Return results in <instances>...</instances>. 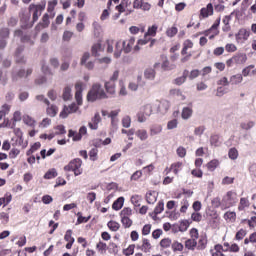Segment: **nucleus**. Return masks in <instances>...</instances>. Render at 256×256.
Wrapping results in <instances>:
<instances>
[{"mask_svg":"<svg viewBox=\"0 0 256 256\" xmlns=\"http://www.w3.org/2000/svg\"><path fill=\"white\" fill-rule=\"evenodd\" d=\"M73 97V94H71V88L69 86H66L63 91V99L64 101H69Z\"/></svg>","mask_w":256,"mask_h":256,"instance_id":"nucleus-50","label":"nucleus"},{"mask_svg":"<svg viewBox=\"0 0 256 256\" xmlns=\"http://www.w3.org/2000/svg\"><path fill=\"white\" fill-rule=\"evenodd\" d=\"M250 35L251 33L247 29L242 28L236 34V40L238 41V43H242L243 41H247Z\"/></svg>","mask_w":256,"mask_h":256,"instance_id":"nucleus-8","label":"nucleus"},{"mask_svg":"<svg viewBox=\"0 0 256 256\" xmlns=\"http://www.w3.org/2000/svg\"><path fill=\"white\" fill-rule=\"evenodd\" d=\"M57 0H51L48 2V8H47V12L50 13V15H52V17H55V7H57Z\"/></svg>","mask_w":256,"mask_h":256,"instance_id":"nucleus-32","label":"nucleus"},{"mask_svg":"<svg viewBox=\"0 0 256 256\" xmlns=\"http://www.w3.org/2000/svg\"><path fill=\"white\" fill-rule=\"evenodd\" d=\"M46 113L49 117H55L59 113V108L56 105H48Z\"/></svg>","mask_w":256,"mask_h":256,"instance_id":"nucleus-27","label":"nucleus"},{"mask_svg":"<svg viewBox=\"0 0 256 256\" xmlns=\"http://www.w3.org/2000/svg\"><path fill=\"white\" fill-rule=\"evenodd\" d=\"M12 146L13 147H27V145H25L23 143V137H19V136H14L12 138Z\"/></svg>","mask_w":256,"mask_h":256,"instance_id":"nucleus-28","label":"nucleus"},{"mask_svg":"<svg viewBox=\"0 0 256 256\" xmlns=\"http://www.w3.org/2000/svg\"><path fill=\"white\" fill-rule=\"evenodd\" d=\"M121 223L125 229H129L133 225V220L127 217H121Z\"/></svg>","mask_w":256,"mask_h":256,"instance_id":"nucleus-54","label":"nucleus"},{"mask_svg":"<svg viewBox=\"0 0 256 256\" xmlns=\"http://www.w3.org/2000/svg\"><path fill=\"white\" fill-rule=\"evenodd\" d=\"M185 247L189 251H195V247H197V241L195 239H188L185 241Z\"/></svg>","mask_w":256,"mask_h":256,"instance_id":"nucleus-33","label":"nucleus"},{"mask_svg":"<svg viewBox=\"0 0 256 256\" xmlns=\"http://www.w3.org/2000/svg\"><path fill=\"white\" fill-rule=\"evenodd\" d=\"M157 197L158 194L156 191H149L146 193V201L149 203V205H154V203H157Z\"/></svg>","mask_w":256,"mask_h":256,"instance_id":"nucleus-15","label":"nucleus"},{"mask_svg":"<svg viewBox=\"0 0 256 256\" xmlns=\"http://www.w3.org/2000/svg\"><path fill=\"white\" fill-rule=\"evenodd\" d=\"M171 169L174 173V175H179V171H181V169H183V162H176L171 164Z\"/></svg>","mask_w":256,"mask_h":256,"instance_id":"nucleus-38","label":"nucleus"},{"mask_svg":"<svg viewBox=\"0 0 256 256\" xmlns=\"http://www.w3.org/2000/svg\"><path fill=\"white\" fill-rule=\"evenodd\" d=\"M133 215V210L129 207L123 208L120 212V217H127L130 218Z\"/></svg>","mask_w":256,"mask_h":256,"instance_id":"nucleus-52","label":"nucleus"},{"mask_svg":"<svg viewBox=\"0 0 256 256\" xmlns=\"http://www.w3.org/2000/svg\"><path fill=\"white\" fill-rule=\"evenodd\" d=\"M99 153V150L94 147L89 152V157L91 161H97V154Z\"/></svg>","mask_w":256,"mask_h":256,"instance_id":"nucleus-62","label":"nucleus"},{"mask_svg":"<svg viewBox=\"0 0 256 256\" xmlns=\"http://www.w3.org/2000/svg\"><path fill=\"white\" fill-rule=\"evenodd\" d=\"M101 123V114L96 112L94 117H92L91 121L88 123L89 129L92 131H97L99 129V124Z\"/></svg>","mask_w":256,"mask_h":256,"instance_id":"nucleus-7","label":"nucleus"},{"mask_svg":"<svg viewBox=\"0 0 256 256\" xmlns=\"http://www.w3.org/2000/svg\"><path fill=\"white\" fill-rule=\"evenodd\" d=\"M235 65H245L247 63V54L237 53L234 56Z\"/></svg>","mask_w":256,"mask_h":256,"instance_id":"nucleus-13","label":"nucleus"},{"mask_svg":"<svg viewBox=\"0 0 256 256\" xmlns=\"http://www.w3.org/2000/svg\"><path fill=\"white\" fill-rule=\"evenodd\" d=\"M170 95H172L173 97H177L179 101H185V99H187V97L183 94V92L180 89L170 90Z\"/></svg>","mask_w":256,"mask_h":256,"instance_id":"nucleus-21","label":"nucleus"},{"mask_svg":"<svg viewBox=\"0 0 256 256\" xmlns=\"http://www.w3.org/2000/svg\"><path fill=\"white\" fill-rule=\"evenodd\" d=\"M181 117L184 121L191 119V117H193V108L190 106L184 107L182 109Z\"/></svg>","mask_w":256,"mask_h":256,"instance_id":"nucleus-14","label":"nucleus"},{"mask_svg":"<svg viewBox=\"0 0 256 256\" xmlns=\"http://www.w3.org/2000/svg\"><path fill=\"white\" fill-rule=\"evenodd\" d=\"M181 208H180V213H187V209H189V200L188 199H183L181 201Z\"/></svg>","mask_w":256,"mask_h":256,"instance_id":"nucleus-59","label":"nucleus"},{"mask_svg":"<svg viewBox=\"0 0 256 256\" xmlns=\"http://www.w3.org/2000/svg\"><path fill=\"white\" fill-rule=\"evenodd\" d=\"M172 244L173 242L170 238H164L160 241V247H162V249H169V247H172Z\"/></svg>","mask_w":256,"mask_h":256,"instance_id":"nucleus-45","label":"nucleus"},{"mask_svg":"<svg viewBox=\"0 0 256 256\" xmlns=\"http://www.w3.org/2000/svg\"><path fill=\"white\" fill-rule=\"evenodd\" d=\"M124 203H125V198H124V197H119V198L112 204V209H114V211H120V209H123Z\"/></svg>","mask_w":256,"mask_h":256,"instance_id":"nucleus-22","label":"nucleus"},{"mask_svg":"<svg viewBox=\"0 0 256 256\" xmlns=\"http://www.w3.org/2000/svg\"><path fill=\"white\" fill-rule=\"evenodd\" d=\"M169 107H171V103L167 100H162L158 106L160 113H165L169 111Z\"/></svg>","mask_w":256,"mask_h":256,"instance_id":"nucleus-26","label":"nucleus"},{"mask_svg":"<svg viewBox=\"0 0 256 256\" xmlns=\"http://www.w3.org/2000/svg\"><path fill=\"white\" fill-rule=\"evenodd\" d=\"M142 251L144 253H149L151 251V242H149V239L144 238L142 242Z\"/></svg>","mask_w":256,"mask_h":256,"instance_id":"nucleus-42","label":"nucleus"},{"mask_svg":"<svg viewBox=\"0 0 256 256\" xmlns=\"http://www.w3.org/2000/svg\"><path fill=\"white\" fill-rule=\"evenodd\" d=\"M239 201L237 198V193L234 191H228L226 195L223 196L221 207L222 209H229L230 207H235Z\"/></svg>","mask_w":256,"mask_h":256,"instance_id":"nucleus-3","label":"nucleus"},{"mask_svg":"<svg viewBox=\"0 0 256 256\" xmlns=\"http://www.w3.org/2000/svg\"><path fill=\"white\" fill-rule=\"evenodd\" d=\"M251 69H254V70L251 71ZM249 75H256L255 65H253V64L246 66L242 70V77H249Z\"/></svg>","mask_w":256,"mask_h":256,"instance_id":"nucleus-18","label":"nucleus"},{"mask_svg":"<svg viewBox=\"0 0 256 256\" xmlns=\"http://www.w3.org/2000/svg\"><path fill=\"white\" fill-rule=\"evenodd\" d=\"M247 235V230L245 229H240L236 235H235V239L236 241H243V238H245Z\"/></svg>","mask_w":256,"mask_h":256,"instance_id":"nucleus-53","label":"nucleus"},{"mask_svg":"<svg viewBox=\"0 0 256 256\" xmlns=\"http://www.w3.org/2000/svg\"><path fill=\"white\" fill-rule=\"evenodd\" d=\"M157 75V72L155 71V69L153 68H147L144 71V77L145 79H147L148 81H155V77Z\"/></svg>","mask_w":256,"mask_h":256,"instance_id":"nucleus-16","label":"nucleus"},{"mask_svg":"<svg viewBox=\"0 0 256 256\" xmlns=\"http://www.w3.org/2000/svg\"><path fill=\"white\" fill-rule=\"evenodd\" d=\"M212 256H225L223 254V246L221 244L215 245L214 250H212Z\"/></svg>","mask_w":256,"mask_h":256,"instance_id":"nucleus-39","label":"nucleus"},{"mask_svg":"<svg viewBox=\"0 0 256 256\" xmlns=\"http://www.w3.org/2000/svg\"><path fill=\"white\" fill-rule=\"evenodd\" d=\"M219 167V160L214 159L207 163V169L208 171H215Z\"/></svg>","mask_w":256,"mask_h":256,"instance_id":"nucleus-44","label":"nucleus"},{"mask_svg":"<svg viewBox=\"0 0 256 256\" xmlns=\"http://www.w3.org/2000/svg\"><path fill=\"white\" fill-rule=\"evenodd\" d=\"M211 15H213V4L209 3L200 10V16L203 17V19H207V17H211Z\"/></svg>","mask_w":256,"mask_h":256,"instance_id":"nucleus-12","label":"nucleus"},{"mask_svg":"<svg viewBox=\"0 0 256 256\" xmlns=\"http://www.w3.org/2000/svg\"><path fill=\"white\" fill-rule=\"evenodd\" d=\"M157 29V25H152L149 27L147 33L145 34V38L147 39V37H155L157 35Z\"/></svg>","mask_w":256,"mask_h":256,"instance_id":"nucleus-41","label":"nucleus"},{"mask_svg":"<svg viewBox=\"0 0 256 256\" xmlns=\"http://www.w3.org/2000/svg\"><path fill=\"white\" fill-rule=\"evenodd\" d=\"M171 248H172V251L177 252V251H183L184 246H183V244L181 242L174 241L172 243Z\"/></svg>","mask_w":256,"mask_h":256,"instance_id":"nucleus-55","label":"nucleus"},{"mask_svg":"<svg viewBox=\"0 0 256 256\" xmlns=\"http://www.w3.org/2000/svg\"><path fill=\"white\" fill-rule=\"evenodd\" d=\"M122 126L125 129H129V127H131V116L126 115L122 118Z\"/></svg>","mask_w":256,"mask_h":256,"instance_id":"nucleus-56","label":"nucleus"},{"mask_svg":"<svg viewBox=\"0 0 256 256\" xmlns=\"http://www.w3.org/2000/svg\"><path fill=\"white\" fill-rule=\"evenodd\" d=\"M224 219L225 221H231L233 223V221L237 219V214L235 212H226L224 214Z\"/></svg>","mask_w":256,"mask_h":256,"instance_id":"nucleus-51","label":"nucleus"},{"mask_svg":"<svg viewBox=\"0 0 256 256\" xmlns=\"http://www.w3.org/2000/svg\"><path fill=\"white\" fill-rule=\"evenodd\" d=\"M178 31L179 30L177 29V27L173 26L166 31V35H167V37H175V35H177Z\"/></svg>","mask_w":256,"mask_h":256,"instance_id":"nucleus-64","label":"nucleus"},{"mask_svg":"<svg viewBox=\"0 0 256 256\" xmlns=\"http://www.w3.org/2000/svg\"><path fill=\"white\" fill-rule=\"evenodd\" d=\"M123 253L125 256L133 255V253H135V244L129 245L126 249H124Z\"/></svg>","mask_w":256,"mask_h":256,"instance_id":"nucleus-61","label":"nucleus"},{"mask_svg":"<svg viewBox=\"0 0 256 256\" xmlns=\"http://www.w3.org/2000/svg\"><path fill=\"white\" fill-rule=\"evenodd\" d=\"M45 7H47V2L45 1H42L40 4H30L29 11H33L34 9V13L41 15L45 11Z\"/></svg>","mask_w":256,"mask_h":256,"instance_id":"nucleus-9","label":"nucleus"},{"mask_svg":"<svg viewBox=\"0 0 256 256\" xmlns=\"http://www.w3.org/2000/svg\"><path fill=\"white\" fill-rule=\"evenodd\" d=\"M135 135L140 141H147L149 139V133L145 129H138Z\"/></svg>","mask_w":256,"mask_h":256,"instance_id":"nucleus-17","label":"nucleus"},{"mask_svg":"<svg viewBox=\"0 0 256 256\" xmlns=\"http://www.w3.org/2000/svg\"><path fill=\"white\" fill-rule=\"evenodd\" d=\"M83 165V161L79 158H75L70 161L66 166H64V171H73L75 177H79L83 173L81 166Z\"/></svg>","mask_w":256,"mask_h":256,"instance_id":"nucleus-4","label":"nucleus"},{"mask_svg":"<svg viewBox=\"0 0 256 256\" xmlns=\"http://www.w3.org/2000/svg\"><path fill=\"white\" fill-rule=\"evenodd\" d=\"M249 207V199L247 198H241L240 203L238 205V210L239 211H245Z\"/></svg>","mask_w":256,"mask_h":256,"instance_id":"nucleus-40","label":"nucleus"},{"mask_svg":"<svg viewBox=\"0 0 256 256\" xmlns=\"http://www.w3.org/2000/svg\"><path fill=\"white\" fill-rule=\"evenodd\" d=\"M165 210V203L163 202V200L159 201L157 206L154 209V212H152L150 214V217H152V219H157V216L160 215V213H163V211Z\"/></svg>","mask_w":256,"mask_h":256,"instance_id":"nucleus-10","label":"nucleus"},{"mask_svg":"<svg viewBox=\"0 0 256 256\" xmlns=\"http://www.w3.org/2000/svg\"><path fill=\"white\" fill-rule=\"evenodd\" d=\"M219 25H221V18H218L214 22V24L210 27V29H208L204 32V35L206 37H209V39H215V37H217V35H219ZM209 33H213V34L209 36Z\"/></svg>","mask_w":256,"mask_h":256,"instance_id":"nucleus-5","label":"nucleus"},{"mask_svg":"<svg viewBox=\"0 0 256 256\" xmlns=\"http://www.w3.org/2000/svg\"><path fill=\"white\" fill-rule=\"evenodd\" d=\"M241 129H243L244 131H249V129H253V127H255V122L253 121H246V122H242L240 124Z\"/></svg>","mask_w":256,"mask_h":256,"instance_id":"nucleus-43","label":"nucleus"},{"mask_svg":"<svg viewBox=\"0 0 256 256\" xmlns=\"http://www.w3.org/2000/svg\"><path fill=\"white\" fill-rule=\"evenodd\" d=\"M228 157L232 161H236V159L239 158V151L237 150V148H230L228 151Z\"/></svg>","mask_w":256,"mask_h":256,"instance_id":"nucleus-37","label":"nucleus"},{"mask_svg":"<svg viewBox=\"0 0 256 256\" xmlns=\"http://www.w3.org/2000/svg\"><path fill=\"white\" fill-rule=\"evenodd\" d=\"M176 227L178 228V231L184 233V231H187V229L189 228V224L187 223V221L182 220L179 225H176Z\"/></svg>","mask_w":256,"mask_h":256,"instance_id":"nucleus-57","label":"nucleus"},{"mask_svg":"<svg viewBox=\"0 0 256 256\" xmlns=\"http://www.w3.org/2000/svg\"><path fill=\"white\" fill-rule=\"evenodd\" d=\"M55 177H57V169L55 168L48 170L44 175V179H55Z\"/></svg>","mask_w":256,"mask_h":256,"instance_id":"nucleus-46","label":"nucleus"},{"mask_svg":"<svg viewBox=\"0 0 256 256\" xmlns=\"http://www.w3.org/2000/svg\"><path fill=\"white\" fill-rule=\"evenodd\" d=\"M150 137H155L163 133V126L161 124H153L149 128Z\"/></svg>","mask_w":256,"mask_h":256,"instance_id":"nucleus-11","label":"nucleus"},{"mask_svg":"<svg viewBox=\"0 0 256 256\" xmlns=\"http://www.w3.org/2000/svg\"><path fill=\"white\" fill-rule=\"evenodd\" d=\"M143 198L141 197V195H133L131 197V203H133L135 205V207H139V205H141V200Z\"/></svg>","mask_w":256,"mask_h":256,"instance_id":"nucleus-58","label":"nucleus"},{"mask_svg":"<svg viewBox=\"0 0 256 256\" xmlns=\"http://www.w3.org/2000/svg\"><path fill=\"white\" fill-rule=\"evenodd\" d=\"M77 111H79V106L76 103H72L68 107L64 106L60 112V117L61 119H67L71 113H77Z\"/></svg>","mask_w":256,"mask_h":256,"instance_id":"nucleus-6","label":"nucleus"},{"mask_svg":"<svg viewBox=\"0 0 256 256\" xmlns=\"http://www.w3.org/2000/svg\"><path fill=\"white\" fill-rule=\"evenodd\" d=\"M12 199L13 196L11 195V193H6L3 198H0V207L1 205L7 207V205L11 203Z\"/></svg>","mask_w":256,"mask_h":256,"instance_id":"nucleus-30","label":"nucleus"},{"mask_svg":"<svg viewBox=\"0 0 256 256\" xmlns=\"http://www.w3.org/2000/svg\"><path fill=\"white\" fill-rule=\"evenodd\" d=\"M24 50H25V47H23V46H19L16 49L15 57H16V62L17 63H25V57L21 56V53H23Z\"/></svg>","mask_w":256,"mask_h":256,"instance_id":"nucleus-19","label":"nucleus"},{"mask_svg":"<svg viewBox=\"0 0 256 256\" xmlns=\"http://www.w3.org/2000/svg\"><path fill=\"white\" fill-rule=\"evenodd\" d=\"M188 75H189V71L184 70L183 75L174 80L175 85H178V86L183 85V83L187 81Z\"/></svg>","mask_w":256,"mask_h":256,"instance_id":"nucleus-24","label":"nucleus"},{"mask_svg":"<svg viewBox=\"0 0 256 256\" xmlns=\"http://www.w3.org/2000/svg\"><path fill=\"white\" fill-rule=\"evenodd\" d=\"M210 145H212V147H220L221 146V141H219V135H212L210 137Z\"/></svg>","mask_w":256,"mask_h":256,"instance_id":"nucleus-47","label":"nucleus"},{"mask_svg":"<svg viewBox=\"0 0 256 256\" xmlns=\"http://www.w3.org/2000/svg\"><path fill=\"white\" fill-rule=\"evenodd\" d=\"M178 125H179V121H177V119L170 120L167 123V129L169 131H171L172 129H177Z\"/></svg>","mask_w":256,"mask_h":256,"instance_id":"nucleus-60","label":"nucleus"},{"mask_svg":"<svg viewBox=\"0 0 256 256\" xmlns=\"http://www.w3.org/2000/svg\"><path fill=\"white\" fill-rule=\"evenodd\" d=\"M105 89L108 95H115V82H106Z\"/></svg>","mask_w":256,"mask_h":256,"instance_id":"nucleus-35","label":"nucleus"},{"mask_svg":"<svg viewBox=\"0 0 256 256\" xmlns=\"http://www.w3.org/2000/svg\"><path fill=\"white\" fill-rule=\"evenodd\" d=\"M231 85H239V83H243V75L235 74L230 77Z\"/></svg>","mask_w":256,"mask_h":256,"instance_id":"nucleus-25","label":"nucleus"},{"mask_svg":"<svg viewBox=\"0 0 256 256\" xmlns=\"http://www.w3.org/2000/svg\"><path fill=\"white\" fill-rule=\"evenodd\" d=\"M161 67L163 71H173L177 66L175 64H170L169 60L166 58L162 64Z\"/></svg>","mask_w":256,"mask_h":256,"instance_id":"nucleus-29","label":"nucleus"},{"mask_svg":"<svg viewBox=\"0 0 256 256\" xmlns=\"http://www.w3.org/2000/svg\"><path fill=\"white\" fill-rule=\"evenodd\" d=\"M23 122L25 123V125H28V127H35L36 125V121L35 119H33L31 116L29 115H24L23 116Z\"/></svg>","mask_w":256,"mask_h":256,"instance_id":"nucleus-36","label":"nucleus"},{"mask_svg":"<svg viewBox=\"0 0 256 256\" xmlns=\"http://www.w3.org/2000/svg\"><path fill=\"white\" fill-rule=\"evenodd\" d=\"M9 28L0 29V39H9Z\"/></svg>","mask_w":256,"mask_h":256,"instance_id":"nucleus-63","label":"nucleus"},{"mask_svg":"<svg viewBox=\"0 0 256 256\" xmlns=\"http://www.w3.org/2000/svg\"><path fill=\"white\" fill-rule=\"evenodd\" d=\"M133 47H135V37H131L127 40H119L115 43L114 57L119 59L121 57V53H131L133 51Z\"/></svg>","mask_w":256,"mask_h":256,"instance_id":"nucleus-1","label":"nucleus"},{"mask_svg":"<svg viewBox=\"0 0 256 256\" xmlns=\"http://www.w3.org/2000/svg\"><path fill=\"white\" fill-rule=\"evenodd\" d=\"M142 113H144V115H146V117H151V115L153 114V105H151V104L144 105Z\"/></svg>","mask_w":256,"mask_h":256,"instance_id":"nucleus-48","label":"nucleus"},{"mask_svg":"<svg viewBox=\"0 0 256 256\" xmlns=\"http://www.w3.org/2000/svg\"><path fill=\"white\" fill-rule=\"evenodd\" d=\"M108 228L110 229V231H119V227H121V225L119 224V222L116 221H109L107 224Z\"/></svg>","mask_w":256,"mask_h":256,"instance_id":"nucleus-49","label":"nucleus"},{"mask_svg":"<svg viewBox=\"0 0 256 256\" xmlns=\"http://www.w3.org/2000/svg\"><path fill=\"white\" fill-rule=\"evenodd\" d=\"M207 248V236H200V239L198 241V246L197 249L199 251H203L204 249Z\"/></svg>","mask_w":256,"mask_h":256,"instance_id":"nucleus-31","label":"nucleus"},{"mask_svg":"<svg viewBox=\"0 0 256 256\" xmlns=\"http://www.w3.org/2000/svg\"><path fill=\"white\" fill-rule=\"evenodd\" d=\"M188 49H193V41L191 40L184 41L181 55H187Z\"/></svg>","mask_w":256,"mask_h":256,"instance_id":"nucleus-34","label":"nucleus"},{"mask_svg":"<svg viewBox=\"0 0 256 256\" xmlns=\"http://www.w3.org/2000/svg\"><path fill=\"white\" fill-rule=\"evenodd\" d=\"M14 37H21L22 43H27L29 41L30 44L33 45V41H31V39L29 38L28 35L23 36V31H21V30H16L14 32Z\"/></svg>","mask_w":256,"mask_h":256,"instance_id":"nucleus-23","label":"nucleus"},{"mask_svg":"<svg viewBox=\"0 0 256 256\" xmlns=\"http://www.w3.org/2000/svg\"><path fill=\"white\" fill-rule=\"evenodd\" d=\"M105 49L103 48V46H101V43H96L92 46V55H94V57H99V55H101V53H103Z\"/></svg>","mask_w":256,"mask_h":256,"instance_id":"nucleus-20","label":"nucleus"},{"mask_svg":"<svg viewBox=\"0 0 256 256\" xmlns=\"http://www.w3.org/2000/svg\"><path fill=\"white\" fill-rule=\"evenodd\" d=\"M107 93L101 87V84L96 83L92 86L91 90L88 92L87 100L91 103L97 101V99H108Z\"/></svg>","mask_w":256,"mask_h":256,"instance_id":"nucleus-2","label":"nucleus"}]
</instances>
